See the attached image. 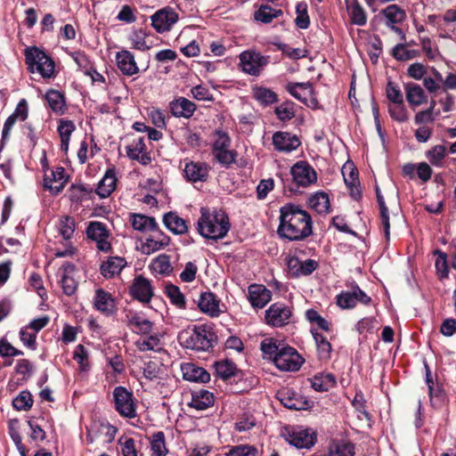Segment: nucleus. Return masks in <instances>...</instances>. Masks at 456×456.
<instances>
[{
	"label": "nucleus",
	"mask_w": 456,
	"mask_h": 456,
	"mask_svg": "<svg viewBox=\"0 0 456 456\" xmlns=\"http://www.w3.org/2000/svg\"><path fill=\"white\" fill-rule=\"evenodd\" d=\"M380 14L384 15L389 28L393 25L402 23L406 19L405 11L397 4H390L380 11Z\"/></svg>",
	"instance_id": "nucleus-36"
},
{
	"label": "nucleus",
	"mask_w": 456,
	"mask_h": 456,
	"mask_svg": "<svg viewBox=\"0 0 456 456\" xmlns=\"http://www.w3.org/2000/svg\"><path fill=\"white\" fill-rule=\"evenodd\" d=\"M94 305L96 310L106 316L114 315L118 310L115 298L110 292L103 289H98L95 290Z\"/></svg>",
	"instance_id": "nucleus-17"
},
{
	"label": "nucleus",
	"mask_w": 456,
	"mask_h": 456,
	"mask_svg": "<svg viewBox=\"0 0 456 456\" xmlns=\"http://www.w3.org/2000/svg\"><path fill=\"white\" fill-rule=\"evenodd\" d=\"M346 4L348 9H350L351 23L364 26L367 22V13L358 0H346Z\"/></svg>",
	"instance_id": "nucleus-40"
},
{
	"label": "nucleus",
	"mask_w": 456,
	"mask_h": 456,
	"mask_svg": "<svg viewBox=\"0 0 456 456\" xmlns=\"http://www.w3.org/2000/svg\"><path fill=\"white\" fill-rule=\"evenodd\" d=\"M132 226L139 232H153L158 230V223L154 217L142 214L131 215Z\"/></svg>",
	"instance_id": "nucleus-37"
},
{
	"label": "nucleus",
	"mask_w": 456,
	"mask_h": 456,
	"mask_svg": "<svg viewBox=\"0 0 456 456\" xmlns=\"http://www.w3.org/2000/svg\"><path fill=\"white\" fill-rule=\"evenodd\" d=\"M311 333L315 341L318 359L322 362H328L331 356V344L325 336L317 332L314 328L311 329Z\"/></svg>",
	"instance_id": "nucleus-33"
},
{
	"label": "nucleus",
	"mask_w": 456,
	"mask_h": 456,
	"mask_svg": "<svg viewBox=\"0 0 456 456\" xmlns=\"http://www.w3.org/2000/svg\"><path fill=\"white\" fill-rule=\"evenodd\" d=\"M258 451L257 449L249 444H239L232 446L229 452L228 456H257Z\"/></svg>",
	"instance_id": "nucleus-64"
},
{
	"label": "nucleus",
	"mask_w": 456,
	"mask_h": 456,
	"mask_svg": "<svg viewBox=\"0 0 456 456\" xmlns=\"http://www.w3.org/2000/svg\"><path fill=\"white\" fill-rule=\"evenodd\" d=\"M316 433L310 428H293L289 434L288 441L297 448L309 449L316 443Z\"/></svg>",
	"instance_id": "nucleus-15"
},
{
	"label": "nucleus",
	"mask_w": 456,
	"mask_h": 456,
	"mask_svg": "<svg viewBox=\"0 0 456 456\" xmlns=\"http://www.w3.org/2000/svg\"><path fill=\"white\" fill-rule=\"evenodd\" d=\"M73 359L79 364L81 370L86 371L89 369L88 352L84 345L79 344L75 347Z\"/></svg>",
	"instance_id": "nucleus-58"
},
{
	"label": "nucleus",
	"mask_w": 456,
	"mask_h": 456,
	"mask_svg": "<svg viewBox=\"0 0 456 456\" xmlns=\"http://www.w3.org/2000/svg\"><path fill=\"white\" fill-rule=\"evenodd\" d=\"M272 140L274 150L280 152H291L301 144L297 135L289 132L277 131L273 134Z\"/></svg>",
	"instance_id": "nucleus-14"
},
{
	"label": "nucleus",
	"mask_w": 456,
	"mask_h": 456,
	"mask_svg": "<svg viewBox=\"0 0 456 456\" xmlns=\"http://www.w3.org/2000/svg\"><path fill=\"white\" fill-rule=\"evenodd\" d=\"M65 174L64 167H57L54 170H52L51 175H45L44 188L53 195L60 194L69 180V177H65Z\"/></svg>",
	"instance_id": "nucleus-16"
},
{
	"label": "nucleus",
	"mask_w": 456,
	"mask_h": 456,
	"mask_svg": "<svg viewBox=\"0 0 456 456\" xmlns=\"http://www.w3.org/2000/svg\"><path fill=\"white\" fill-rule=\"evenodd\" d=\"M171 113L177 118H190L197 110L196 104L185 97H178L169 103Z\"/></svg>",
	"instance_id": "nucleus-22"
},
{
	"label": "nucleus",
	"mask_w": 456,
	"mask_h": 456,
	"mask_svg": "<svg viewBox=\"0 0 456 456\" xmlns=\"http://www.w3.org/2000/svg\"><path fill=\"white\" fill-rule=\"evenodd\" d=\"M213 368L215 376L224 381H229L232 378H237L241 374L237 365L228 359L215 362Z\"/></svg>",
	"instance_id": "nucleus-23"
},
{
	"label": "nucleus",
	"mask_w": 456,
	"mask_h": 456,
	"mask_svg": "<svg viewBox=\"0 0 456 456\" xmlns=\"http://www.w3.org/2000/svg\"><path fill=\"white\" fill-rule=\"evenodd\" d=\"M446 147L444 145H436L427 151L425 155L430 164L435 167H443V161L446 156Z\"/></svg>",
	"instance_id": "nucleus-49"
},
{
	"label": "nucleus",
	"mask_w": 456,
	"mask_h": 456,
	"mask_svg": "<svg viewBox=\"0 0 456 456\" xmlns=\"http://www.w3.org/2000/svg\"><path fill=\"white\" fill-rule=\"evenodd\" d=\"M419 55L418 50H408L406 45L397 44L392 50V56L398 61H405Z\"/></svg>",
	"instance_id": "nucleus-50"
},
{
	"label": "nucleus",
	"mask_w": 456,
	"mask_h": 456,
	"mask_svg": "<svg viewBox=\"0 0 456 456\" xmlns=\"http://www.w3.org/2000/svg\"><path fill=\"white\" fill-rule=\"evenodd\" d=\"M274 114L281 122L291 120L296 114L295 103L291 101H285L274 109Z\"/></svg>",
	"instance_id": "nucleus-46"
},
{
	"label": "nucleus",
	"mask_w": 456,
	"mask_h": 456,
	"mask_svg": "<svg viewBox=\"0 0 456 456\" xmlns=\"http://www.w3.org/2000/svg\"><path fill=\"white\" fill-rule=\"evenodd\" d=\"M308 206L318 214H326L330 211L329 196L324 191H317L308 199Z\"/></svg>",
	"instance_id": "nucleus-38"
},
{
	"label": "nucleus",
	"mask_w": 456,
	"mask_h": 456,
	"mask_svg": "<svg viewBox=\"0 0 456 456\" xmlns=\"http://www.w3.org/2000/svg\"><path fill=\"white\" fill-rule=\"evenodd\" d=\"M115 410L125 418L133 419L136 416V406L134 395L124 387H117L113 391Z\"/></svg>",
	"instance_id": "nucleus-8"
},
{
	"label": "nucleus",
	"mask_w": 456,
	"mask_h": 456,
	"mask_svg": "<svg viewBox=\"0 0 456 456\" xmlns=\"http://www.w3.org/2000/svg\"><path fill=\"white\" fill-rule=\"evenodd\" d=\"M304 362V359L292 346H283L273 359V363L281 370H298Z\"/></svg>",
	"instance_id": "nucleus-6"
},
{
	"label": "nucleus",
	"mask_w": 456,
	"mask_h": 456,
	"mask_svg": "<svg viewBox=\"0 0 456 456\" xmlns=\"http://www.w3.org/2000/svg\"><path fill=\"white\" fill-rule=\"evenodd\" d=\"M252 98L264 108L279 102V95L264 86L256 85L252 87Z\"/></svg>",
	"instance_id": "nucleus-25"
},
{
	"label": "nucleus",
	"mask_w": 456,
	"mask_h": 456,
	"mask_svg": "<svg viewBox=\"0 0 456 456\" xmlns=\"http://www.w3.org/2000/svg\"><path fill=\"white\" fill-rule=\"evenodd\" d=\"M386 94L387 99L392 103H403V96L398 85L389 80L386 86Z\"/></svg>",
	"instance_id": "nucleus-61"
},
{
	"label": "nucleus",
	"mask_w": 456,
	"mask_h": 456,
	"mask_svg": "<svg viewBox=\"0 0 456 456\" xmlns=\"http://www.w3.org/2000/svg\"><path fill=\"white\" fill-rule=\"evenodd\" d=\"M69 55L84 74H88L94 67V63L84 51L70 52Z\"/></svg>",
	"instance_id": "nucleus-52"
},
{
	"label": "nucleus",
	"mask_w": 456,
	"mask_h": 456,
	"mask_svg": "<svg viewBox=\"0 0 456 456\" xmlns=\"http://www.w3.org/2000/svg\"><path fill=\"white\" fill-rule=\"evenodd\" d=\"M24 56L28 72L37 71L43 78L55 77V63L45 51L37 46L27 47L24 50Z\"/></svg>",
	"instance_id": "nucleus-4"
},
{
	"label": "nucleus",
	"mask_w": 456,
	"mask_h": 456,
	"mask_svg": "<svg viewBox=\"0 0 456 456\" xmlns=\"http://www.w3.org/2000/svg\"><path fill=\"white\" fill-rule=\"evenodd\" d=\"M354 445L349 442H334L332 441L329 446L328 451L312 456H354Z\"/></svg>",
	"instance_id": "nucleus-34"
},
{
	"label": "nucleus",
	"mask_w": 456,
	"mask_h": 456,
	"mask_svg": "<svg viewBox=\"0 0 456 456\" xmlns=\"http://www.w3.org/2000/svg\"><path fill=\"white\" fill-rule=\"evenodd\" d=\"M45 100L51 110L58 115H62L67 110L66 99L63 93L49 89L45 94Z\"/></svg>",
	"instance_id": "nucleus-31"
},
{
	"label": "nucleus",
	"mask_w": 456,
	"mask_h": 456,
	"mask_svg": "<svg viewBox=\"0 0 456 456\" xmlns=\"http://www.w3.org/2000/svg\"><path fill=\"white\" fill-rule=\"evenodd\" d=\"M215 159L224 167L229 168L232 164L235 163L238 152L228 149L213 152Z\"/></svg>",
	"instance_id": "nucleus-51"
},
{
	"label": "nucleus",
	"mask_w": 456,
	"mask_h": 456,
	"mask_svg": "<svg viewBox=\"0 0 456 456\" xmlns=\"http://www.w3.org/2000/svg\"><path fill=\"white\" fill-rule=\"evenodd\" d=\"M292 182L296 187H307L317 181L314 168L307 161H297L290 168Z\"/></svg>",
	"instance_id": "nucleus-10"
},
{
	"label": "nucleus",
	"mask_w": 456,
	"mask_h": 456,
	"mask_svg": "<svg viewBox=\"0 0 456 456\" xmlns=\"http://www.w3.org/2000/svg\"><path fill=\"white\" fill-rule=\"evenodd\" d=\"M214 403L215 395L212 392L206 389H200L191 392V401L188 405L198 411H204L213 406Z\"/></svg>",
	"instance_id": "nucleus-27"
},
{
	"label": "nucleus",
	"mask_w": 456,
	"mask_h": 456,
	"mask_svg": "<svg viewBox=\"0 0 456 456\" xmlns=\"http://www.w3.org/2000/svg\"><path fill=\"white\" fill-rule=\"evenodd\" d=\"M126 265V261L121 256H110L107 261L101 265V273L105 278H112L118 274Z\"/></svg>",
	"instance_id": "nucleus-32"
},
{
	"label": "nucleus",
	"mask_w": 456,
	"mask_h": 456,
	"mask_svg": "<svg viewBox=\"0 0 456 456\" xmlns=\"http://www.w3.org/2000/svg\"><path fill=\"white\" fill-rule=\"evenodd\" d=\"M152 267L155 272L160 274H169L173 271L170 263V256L166 254H161L157 256L152 262Z\"/></svg>",
	"instance_id": "nucleus-56"
},
{
	"label": "nucleus",
	"mask_w": 456,
	"mask_h": 456,
	"mask_svg": "<svg viewBox=\"0 0 456 456\" xmlns=\"http://www.w3.org/2000/svg\"><path fill=\"white\" fill-rule=\"evenodd\" d=\"M292 315L291 309L284 303L276 302L272 304L265 311L266 323L273 327H283L289 323Z\"/></svg>",
	"instance_id": "nucleus-12"
},
{
	"label": "nucleus",
	"mask_w": 456,
	"mask_h": 456,
	"mask_svg": "<svg viewBox=\"0 0 456 456\" xmlns=\"http://www.w3.org/2000/svg\"><path fill=\"white\" fill-rule=\"evenodd\" d=\"M151 26L158 33L171 30L179 19L178 13L169 6L157 11L151 17Z\"/></svg>",
	"instance_id": "nucleus-11"
},
{
	"label": "nucleus",
	"mask_w": 456,
	"mask_h": 456,
	"mask_svg": "<svg viewBox=\"0 0 456 456\" xmlns=\"http://www.w3.org/2000/svg\"><path fill=\"white\" fill-rule=\"evenodd\" d=\"M219 299L210 292H202L198 301V306L202 313L208 314L211 317H217L221 311L219 309Z\"/></svg>",
	"instance_id": "nucleus-24"
},
{
	"label": "nucleus",
	"mask_w": 456,
	"mask_h": 456,
	"mask_svg": "<svg viewBox=\"0 0 456 456\" xmlns=\"http://www.w3.org/2000/svg\"><path fill=\"white\" fill-rule=\"evenodd\" d=\"M76 228L75 219L69 216H62L59 221V232L66 240L71 239Z\"/></svg>",
	"instance_id": "nucleus-54"
},
{
	"label": "nucleus",
	"mask_w": 456,
	"mask_h": 456,
	"mask_svg": "<svg viewBox=\"0 0 456 456\" xmlns=\"http://www.w3.org/2000/svg\"><path fill=\"white\" fill-rule=\"evenodd\" d=\"M239 66L245 74L259 77L265 67L270 63L271 57L263 55L256 50H245L239 55Z\"/></svg>",
	"instance_id": "nucleus-5"
},
{
	"label": "nucleus",
	"mask_w": 456,
	"mask_h": 456,
	"mask_svg": "<svg viewBox=\"0 0 456 456\" xmlns=\"http://www.w3.org/2000/svg\"><path fill=\"white\" fill-rule=\"evenodd\" d=\"M153 323L137 314H133L128 320V326L134 332L138 334H149L152 330Z\"/></svg>",
	"instance_id": "nucleus-44"
},
{
	"label": "nucleus",
	"mask_w": 456,
	"mask_h": 456,
	"mask_svg": "<svg viewBox=\"0 0 456 456\" xmlns=\"http://www.w3.org/2000/svg\"><path fill=\"white\" fill-rule=\"evenodd\" d=\"M115 59L117 67L123 75L132 77L139 73L134 55L130 51L122 49L117 52Z\"/></svg>",
	"instance_id": "nucleus-18"
},
{
	"label": "nucleus",
	"mask_w": 456,
	"mask_h": 456,
	"mask_svg": "<svg viewBox=\"0 0 456 456\" xmlns=\"http://www.w3.org/2000/svg\"><path fill=\"white\" fill-rule=\"evenodd\" d=\"M352 405L354 409L359 412L358 418L360 419L370 420L371 415L366 410V401L364 399L363 394L360 391L357 392L354 395V400L352 401Z\"/></svg>",
	"instance_id": "nucleus-57"
},
{
	"label": "nucleus",
	"mask_w": 456,
	"mask_h": 456,
	"mask_svg": "<svg viewBox=\"0 0 456 456\" xmlns=\"http://www.w3.org/2000/svg\"><path fill=\"white\" fill-rule=\"evenodd\" d=\"M337 305L342 309H353L356 306L357 301L350 291H341L336 297Z\"/></svg>",
	"instance_id": "nucleus-62"
},
{
	"label": "nucleus",
	"mask_w": 456,
	"mask_h": 456,
	"mask_svg": "<svg viewBox=\"0 0 456 456\" xmlns=\"http://www.w3.org/2000/svg\"><path fill=\"white\" fill-rule=\"evenodd\" d=\"M151 449L154 456H166L168 450L166 446L165 434L163 431L155 432L151 439Z\"/></svg>",
	"instance_id": "nucleus-48"
},
{
	"label": "nucleus",
	"mask_w": 456,
	"mask_h": 456,
	"mask_svg": "<svg viewBox=\"0 0 456 456\" xmlns=\"http://www.w3.org/2000/svg\"><path fill=\"white\" fill-rule=\"evenodd\" d=\"M117 181L115 167L108 168L94 192L102 199L109 197L115 191Z\"/></svg>",
	"instance_id": "nucleus-28"
},
{
	"label": "nucleus",
	"mask_w": 456,
	"mask_h": 456,
	"mask_svg": "<svg viewBox=\"0 0 456 456\" xmlns=\"http://www.w3.org/2000/svg\"><path fill=\"white\" fill-rule=\"evenodd\" d=\"M277 233L289 241L304 240L313 234L311 215L299 205L287 203L280 208Z\"/></svg>",
	"instance_id": "nucleus-1"
},
{
	"label": "nucleus",
	"mask_w": 456,
	"mask_h": 456,
	"mask_svg": "<svg viewBox=\"0 0 456 456\" xmlns=\"http://www.w3.org/2000/svg\"><path fill=\"white\" fill-rule=\"evenodd\" d=\"M406 100L411 106H419L428 102V95L424 89L418 84L407 83L404 86Z\"/></svg>",
	"instance_id": "nucleus-30"
},
{
	"label": "nucleus",
	"mask_w": 456,
	"mask_h": 456,
	"mask_svg": "<svg viewBox=\"0 0 456 456\" xmlns=\"http://www.w3.org/2000/svg\"><path fill=\"white\" fill-rule=\"evenodd\" d=\"M33 398L31 394L27 391H21L13 400L12 406L17 411H28L33 405Z\"/></svg>",
	"instance_id": "nucleus-53"
},
{
	"label": "nucleus",
	"mask_w": 456,
	"mask_h": 456,
	"mask_svg": "<svg viewBox=\"0 0 456 456\" xmlns=\"http://www.w3.org/2000/svg\"><path fill=\"white\" fill-rule=\"evenodd\" d=\"M209 169V166L205 162L191 161L185 164L183 172L189 182H205L208 178Z\"/></svg>",
	"instance_id": "nucleus-21"
},
{
	"label": "nucleus",
	"mask_w": 456,
	"mask_h": 456,
	"mask_svg": "<svg viewBox=\"0 0 456 456\" xmlns=\"http://www.w3.org/2000/svg\"><path fill=\"white\" fill-rule=\"evenodd\" d=\"M248 290V299L254 308H264L272 299V291L263 284L253 283Z\"/></svg>",
	"instance_id": "nucleus-20"
},
{
	"label": "nucleus",
	"mask_w": 456,
	"mask_h": 456,
	"mask_svg": "<svg viewBox=\"0 0 456 456\" xmlns=\"http://www.w3.org/2000/svg\"><path fill=\"white\" fill-rule=\"evenodd\" d=\"M231 228L229 217L223 211L211 214L208 208H200L197 223L199 233L207 239L217 240L224 238Z\"/></svg>",
	"instance_id": "nucleus-3"
},
{
	"label": "nucleus",
	"mask_w": 456,
	"mask_h": 456,
	"mask_svg": "<svg viewBox=\"0 0 456 456\" xmlns=\"http://www.w3.org/2000/svg\"><path fill=\"white\" fill-rule=\"evenodd\" d=\"M62 275L61 285L63 293L66 296H72L77 289L78 283L70 274L75 272L76 266L70 262H66L61 266Z\"/></svg>",
	"instance_id": "nucleus-26"
},
{
	"label": "nucleus",
	"mask_w": 456,
	"mask_h": 456,
	"mask_svg": "<svg viewBox=\"0 0 456 456\" xmlns=\"http://www.w3.org/2000/svg\"><path fill=\"white\" fill-rule=\"evenodd\" d=\"M376 197L380 212L381 224L384 228V233L387 240H389L390 235V223H389V212L388 208L386 205L384 197L379 186H376Z\"/></svg>",
	"instance_id": "nucleus-42"
},
{
	"label": "nucleus",
	"mask_w": 456,
	"mask_h": 456,
	"mask_svg": "<svg viewBox=\"0 0 456 456\" xmlns=\"http://www.w3.org/2000/svg\"><path fill=\"white\" fill-rule=\"evenodd\" d=\"M183 377L185 380L198 383H208L210 381L209 372L202 367L193 363H186L182 366Z\"/></svg>",
	"instance_id": "nucleus-29"
},
{
	"label": "nucleus",
	"mask_w": 456,
	"mask_h": 456,
	"mask_svg": "<svg viewBox=\"0 0 456 456\" xmlns=\"http://www.w3.org/2000/svg\"><path fill=\"white\" fill-rule=\"evenodd\" d=\"M163 223L174 234H183L188 230L185 220L172 211L164 215Z\"/></svg>",
	"instance_id": "nucleus-35"
},
{
	"label": "nucleus",
	"mask_w": 456,
	"mask_h": 456,
	"mask_svg": "<svg viewBox=\"0 0 456 456\" xmlns=\"http://www.w3.org/2000/svg\"><path fill=\"white\" fill-rule=\"evenodd\" d=\"M165 293L172 305L180 309L186 308L184 295L182 293L178 286L172 283L167 284L165 287Z\"/></svg>",
	"instance_id": "nucleus-45"
},
{
	"label": "nucleus",
	"mask_w": 456,
	"mask_h": 456,
	"mask_svg": "<svg viewBox=\"0 0 456 456\" xmlns=\"http://www.w3.org/2000/svg\"><path fill=\"white\" fill-rule=\"evenodd\" d=\"M126 152L130 159L136 160L143 166H147L151 162V157L147 151L143 137H138L131 144L126 146Z\"/></svg>",
	"instance_id": "nucleus-19"
},
{
	"label": "nucleus",
	"mask_w": 456,
	"mask_h": 456,
	"mask_svg": "<svg viewBox=\"0 0 456 456\" xmlns=\"http://www.w3.org/2000/svg\"><path fill=\"white\" fill-rule=\"evenodd\" d=\"M86 233L89 240L96 242L98 250L104 253L111 252L112 247L108 240L110 233L105 224L99 221H91L87 224Z\"/></svg>",
	"instance_id": "nucleus-9"
},
{
	"label": "nucleus",
	"mask_w": 456,
	"mask_h": 456,
	"mask_svg": "<svg viewBox=\"0 0 456 456\" xmlns=\"http://www.w3.org/2000/svg\"><path fill=\"white\" fill-rule=\"evenodd\" d=\"M277 399L281 403L294 411L309 410L314 406V402L297 392L293 388L283 387L277 392Z\"/></svg>",
	"instance_id": "nucleus-7"
},
{
	"label": "nucleus",
	"mask_w": 456,
	"mask_h": 456,
	"mask_svg": "<svg viewBox=\"0 0 456 456\" xmlns=\"http://www.w3.org/2000/svg\"><path fill=\"white\" fill-rule=\"evenodd\" d=\"M433 254L436 256L435 262V268L439 280H445L449 278V264L447 254L439 248L433 251Z\"/></svg>",
	"instance_id": "nucleus-41"
},
{
	"label": "nucleus",
	"mask_w": 456,
	"mask_h": 456,
	"mask_svg": "<svg viewBox=\"0 0 456 456\" xmlns=\"http://www.w3.org/2000/svg\"><path fill=\"white\" fill-rule=\"evenodd\" d=\"M297 17L295 23L297 28L306 29L310 26V18L307 12V4L304 2L298 3L296 6Z\"/></svg>",
	"instance_id": "nucleus-55"
},
{
	"label": "nucleus",
	"mask_w": 456,
	"mask_h": 456,
	"mask_svg": "<svg viewBox=\"0 0 456 456\" xmlns=\"http://www.w3.org/2000/svg\"><path fill=\"white\" fill-rule=\"evenodd\" d=\"M283 346L284 344L278 343L273 338L264 339L261 342V351L265 355L268 356V358L273 362L275 354L279 353L281 346Z\"/></svg>",
	"instance_id": "nucleus-59"
},
{
	"label": "nucleus",
	"mask_w": 456,
	"mask_h": 456,
	"mask_svg": "<svg viewBox=\"0 0 456 456\" xmlns=\"http://www.w3.org/2000/svg\"><path fill=\"white\" fill-rule=\"evenodd\" d=\"M76 130V125L72 120L61 118L58 120L57 132L61 139H69Z\"/></svg>",
	"instance_id": "nucleus-63"
},
{
	"label": "nucleus",
	"mask_w": 456,
	"mask_h": 456,
	"mask_svg": "<svg viewBox=\"0 0 456 456\" xmlns=\"http://www.w3.org/2000/svg\"><path fill=\"white\" fill-rule=\"evenodd\" d=\"M216 140L212 145V151L228 149L231 145V137L227 132L223 130H216L215 132Z\"/></svg>",
	"instance_id": "nucleus-60"
},
{
	"label": "nucleus",
	"mask_w": 456,
	"mask_h": 456,
	"mask_svg": "<svg viewBox=\"0 0 456 456\" xmlns=\"http://www.w3.org/2000/svg\"><path fill=\"white\" fill-rule=\"evenodd\" d=\"M177 340L183 348L197 352H208L216 345L217 336L211 326L201 324L181 330L178 333Z\"/></svg>",
	"instance_id": "nucleus-2"
},
{
	"label": "nucleus",
	"mask_w": 456,
	"mask_h": 456,
	"mask_svg": "<svg viewBox=\"0 0 456 456\" xmlns=\"http://www.w3.org/2000/svg\"><path fill=\"white\" fill-rule=\"evenodd\" d=\"M281 9H274L270 5L263 4L254 13V18L257 21H261L265 24L271 23L274 18H278L282 15Z\"/></svg>",
	"instance_id": "nucleus-43"
},
{
	"label": "nucleus",
	"mask_w": 456,
	"mask_h": 456,
	"mask_svg": "<svg viewBox=\"0 0 456 456\" xmlns=\"http://www.w3.org/2000/svg\"><path fill=\"white\" fill-rule=\"evenodd\" d=\"M94 189L83 183H73L69 189V200L72 202H82L90 195Z\"/></svg>",
	"instance_id": "nucleus-47"
},
{
	"label": "nucleus",
	"mask_w": 456,
	"mask_h": 456,
	"mask_svg": "<svg viewBox=\"0 0 456 456\" xmlns=\"http://www.w3.org/2000/svg\"><path fill=\"white\" fill-rule=\"evenodd\" d=\"M312 387L318 392H327L337 384L336 378L331 373H318L311 379Z\"/></svg>",
	"instance_id": "nucleus-39"
},
{
	"label": "nucleus",
	"mask_w": 456,
	"mask_h": 456,
	"mask_svg": "<svg viewBox=\"0 0 456 456\" xmlns=\"http://www.w3.org/2000/svg\"><path fill=\"white\" fill-rule=\"evenodd\" d=\"M131 297L143 304H148L153 297V288L151 281L142 275H136L129 289Z\"/></svg>",
	"instance_id": "nucleus-13"
}]
</instances>
